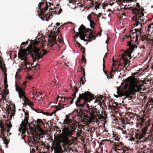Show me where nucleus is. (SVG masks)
Masks as SVG:
<instances>
[{
  "label": "nucleus",
  "instance_id": "nucleus-60",
  "mask_svg": "<svg viewBox=\"0 0 153 153\" xmlns=\"http://www.w3.org/2000/svg\"><path fill=\"white\" fill-rule=\"evenodd\" d=\"M58 41H59V39H58Z\"/></svg>",
  "mask_w": 153,
  "mask_h": 153
},
{
  "label": "nucleus",
  "instance_id": "nucleus-25",
  "mask_svg": "<svg viewBox=\"0 0 153 153\" xmlns=\"http://www.w3.org/2000/svg\"><path fill=\"white\" fill-rule=\"evenodd\" d=\"M0 127L1 128L2 130H4V126L2 125L1 123H0Z\"/></svg>",
  "mask_w": 153,
  "mask_h": 153
},
{
  "label": "nucleus",
  "instance_id": "nucleus-6",
  "mask_svg": "<svg viewBox=\"0 0 153 153\" xmlns=\"http://www.w3.org/2000/svg\"><path fill=\"white\" fill-rule=\"evenodd\" d=\"M16 91L19 94V97L20 99H22L24 101V102L30 106L31 107L33 105V103L30 101L27 98L25 95V92L22 88L18 86L16 83L15 85Z\"/></svg>",
  "mask_w": 153,
  "mask_h": 153
},
{
  "label": "nucleus",
  "instance_id": "nucleus-18",
  "mask_svg": "<svg viewBox=\"0 0 153 153\" xmlns=\"http://www.w3.org/2000/svg\"><path fill=\"white\" fill-rule=\"evenodd\" d=\"M65 106L66 107H67V106H66V105H63L62 106H61L60 105H59V107H60L59 108L58 107V106H55V111H54L53 112H52V113H51V114H46V115L48 116H51L52 115L54 114L56 111H58L59 110H60L62 108H65Z\"/></svg>",
  "mask_w": 153,
  "mask_h": 153
},
{
  "label": "nucleus",
  "instance_id": "nucleus-24",
  "mask_svg": "<svg viewBox=\"0 0 153 153\" xmlns=\"http://www.w3.org/2000/svg\"><path fill=\"white\" fill-rule=\"evenodd\" d=\"M3 140L4 142V143L6 145H7L9 143V141L8 140H7V139H4Z\"/></svg>",
  "mask_w": 153,
  "mask_h": 153
},
{
  "label": "nucleus",
  "instance_id": "nucleus-15",
  "mask_svg": "<svg viewBox=\"0 0 153 153\" xmlns=\"http://www.w3.org/2000/svg\"><path fill=\"white\" fill-rule=\"evenodd\" d=\"M37 126L36 127L39 131L41 132L42 134H44L45 133L43 130L41 128V127L45 125V124L43 122L42 120L40 119H38L37 120Z\"/></svg>",
  "mask_w": 153,
  "mask_h": 153
},
{
  "label": "nucleus",
  "instance_id": "nucleus-48",
  "mask_svg": "<svg viewBox=\"0 0 153 153\" xmlns=\"http://www.w3.org/2000/svg\"><path fill=\"white\" fill-rule=\"evenodd\" d=\"M90 114L91 115L93 116V114L92 113H90Z\"/></svg>",
  "mask_w": 153,
  "mask_h": 153
},
{
  "label": "nucleus",
  "instance_id": "nucleus-43",
  "mask_svg": "<svg viewBox=\"0 0 153 153\" xmlns=\"http://www.w3.org/2000/svg\"><path fill=\"white\" fill-rule=\"evenodd\" d=\"M2 98L3 99V101H6L5 100V98L4 97L2 96ZM3 102H4V101H3Z\"/></svg>",
  "mask_w": 153,
  "mask_h": 153
},
{
  "label": "nucleus",
  "instance_id": "nucleus-44",
  "mask_svg": "<svg viewBox=\"0 0 153 153\" xmlns=\"http://www.w3.org/2000/svg\"><path fill=\"white\" fill-rule=\"evenodd\" d=\"M56 25L57 26H59L60 25V23H56Z\"/></svg>",
  "mask_w": 153,
  "mask_h": 153
},
{
  "label": "nucleus",
  "instance_id": "nucleus-33",
  "mask_svg": "<svg viewBox=\"0 0 153 153\" xmlns=\"http://www.w3.org/2000/svg\"><path fill=\"white\" fill-rule=\"evenodd\" d=\"M102 15V13H99L97 15V17L98 18L100 17L101 15Z\"/></svg>",
  "mask_w": 153,
  "mask_h": 153
},
{
  "label": "nucleus",
  "instance_id": "nucleus-7",
  "mask_svg": "<svg viewBox=\"0 0 153 153\" xmlns=\"http://www.w3.org/2000/svg\"><path fill=\"white\" fill-rule=\"evenodd\" d=\"M25 118L24 120L23 121L21 124V127L19 129V131L20 132H21V135H23L25 134L27 129L29 128L31 130H33V129L31 128L29 125L28 124V117L27 116L28 115V114L27 113L25 112Z\"/></svg>",
  "mask_w": 153,
  "mask_h": 153
},
{
  "label": "nucleus",
  "instance_id": "nucleus-3",
  "mask_svg": "<svg viewBox=\"0 0 153 153\" xmlns=\"http://www.w3.org/2000/svg\"><path fill=\"white\" fill-rule=\"evenodd\" d=\"M57 37L56 36L53 34L49 36L47 45H46V42H45L40 44V46L43 47V48L39 49L36 48H34L33 53L34 56L36 59L41 58L43 55L46 53V52L44 48L46 49L48 47H51L54 45H55L56 43Z\"/></svg>",
  "mask_w": 153,
  "mask_h": 153
},
{
  "label": "nucleus",
  "instance_id": "nucleus-26",
  "mask_svg": "<svg viewBox=\"0 0 153 153\" xmlns=\"http://www.w3.org/2000/svg\"><path fill=\"white\" fill-rule=\"evenodd\" d=\"M126 151H124V150H123V149H118V150H119V151H121V150H123V152H124V153H125V152H126V153H127V152H126V151H128V149L127 148H126Z\"/></svg>",
  "mask_w": 153,
  "mask_h": 153
},
{
  "label": "nucleus",
  "instance_id": "nucleus-22",
  "mask_svg": "<svg viewBox=\"0 0 153 153\" xmlns=\"http://www.w3.org/2000/svg\"><path fill=\"white\" fill-rule=\"evenodd\" d=\"M89 37L90 39H94L95 38V37L93 35H92V33H90L89 35Z\"/></svg>",
  "mask_w": 153,
  "mask_h": 153
},
{
  "label": "nucleus",
  "instance_id": "nucleus-42",
  "mask_svg": "<svg viewBox=\"0 0 153 153\" xmlns=\"http://www.w3.org/2000/svg\"><path fill=\"white\" fill-rule=\"evenodd\" d=\"M75 42H76V44L79 45H80V43H78L77 41H76V40H75Z\"/></svg>",
  "mask_w": 153,
  "mask_h": 153
},
{
  "label": "nucleus",
  "instance_id": "nucleus-17",
  "mask_svg": "<svg viewBox=\"0 0 153 153\" xmlns=\"http://www.w3.org/2000/svg\"><path fill=\"white\" fill-rule=\"evenodd\" d=\"M85 27L84 26L82 25L78 28V31L80 33V38L84 41H87L85 39V37L86 36V35L82 31V30H84Z\"/></svg>",
  "mask_w": 153,
  "mask_h": 153
},
{
  "label": "nucleus",
  "instance_id": "nucleus-5",
  "mask_svg": "<svg viewBox=\"0 0 153 153\" xmlns=\"http://www.w3.org/2000/svg\"><path fill=\"white\" fill-rule=\"evenodd\" d=\"M39 9L40 10V11L42 14L43 15L44 17H39L41 20L43 21L45 20L48 21L52 18V14L51 13H49L48 14H44V13L45 11L48 10V6L47 4L46 1L44 0L43 2H41L39 3Z\"/></svg>",
  "mask_w": 153,
  "mask_h": 153
},
{
  "label": "nucleus",
  "instance_id": "nucleus-14",
  "mask_svg": "<svg viewBox=\"0 0 153 153\" xmlns=\"http://www.w3.org/2000/svg\"><path fill=\"white\" fill-rule=\"evenodd\" d=\"M37 126L36 127L39 131L41 132L42 134H44L45 133L43 130L41 128V127L45 125V124L43 122L42 120L40 119H38L37 120Z\"/></svg>",
  "mask_w": 153,
  "mask_h": 153
},
{
  "label": "nucleus",
  "instance_id": "nucleus-11",
  "mask_svg": "<svg viewBox=\"0 0 153 153\" xmlns=\"http://www.w3.org/2000/svg\"><path fill=\"white\" fill-rule=\"evenodd\" d=\"M8 118L10 119L12 117V115H14V113L15 111V107L13 104L10 105L8 108Z\"/></svg>",
  "mask_w": 153,
  "mask_h": 153
},
{
  "label": "nucleus",
  "instance_id": "nucleus-8",
  "mask_svg": "<svg viewBox=\"0 0 153 153\" xmlns=\"http://www.w3.org/2000/svg\"><path fill=\"white\" fill-rule=\"evenodd\" d=\"M143 10L142 8L138 7L137 9L135 11V13H136L137 16L136 18L135 21L136 24V26H138L139 25H140L141 26V22H144L146 19V17L144 15L143 12Z\"/></svg>",
  "mask_w": 153,
  "mask_h": 153
},
{
  "label": "nucleus",
  "instance_id": "nucleus-2",
  "mask_svg": "<svg viewBox=\"0 0 153 153\" xmlns=\"http://www.w3.org/2000/svg\"><path fill=\"white\" fill-rule=\"evenodd\" d=\"M92 98V95L88 92H85V93L79 94V97L75 102L76 105L79 108V110H75L73 113H75L78 115H80L84 111H87L89 109V105L86 103L87 102L90 101Z\"/></svg>",
  "mask_w": 153,
  "mask_h": 153
},
{
  "label": "nucleus",
  "instance_id": "nucleus-19",
  "mask_svg": "<svg viewBox=\"0 0 153 153\" xmlns=\"http://www.w3.org/2000/svg\"><path fill=\"white\" fill-rule=\"evenodd\" d=\"M55 153H61L63 152V151L61 150V147L59 146H57L56 148L55 149Z\"/></svg>",
  "mask_w": 153,
  "mask_h": 153
},
{
  "label": "nucleus",
  "instance_id": "nucleus-62",
  "mask_svg": "<svg viewBox=\"0 0 153 153\" xmlns=\"http://www.w3.org/2000/svg\"><path fill=\"white\" fill-rule=\"evenodd\" d=\"M43 114H45L44 113H43Z\"/></svg>",
  "mask_w": 153,
  "mask_h": 153
},
{
  "label": "nucleus",
  "instance_id": "nucleus-40",
  "mask_svg": "<svg viewBox=\"0 0 153 153\" xmlns=\"http://www.w3.org/2000/svg\"><path fill=\"white\" fill-rule=\"evenodd\" d=\"M100 119H104V117L103 116L101 115V117L100 118Z\"/></svg>",
  "mask_w": 153,
  "mask_h": 153
},
{
  "label": "nucleus",
  "instance_id": "nucleus-46",
  "mask_svg": "<svg viewBox=\"0 0 153 153\" xmlns=\"http://www.w3.org/2000/svg\"><path fill=\"white\" fill-rule=\"evenodd\" d=\"M149 139L148 138H146L145 141H145H148Z\"/></svg>",
  "mask_w": 153,
  "mask_h": 153
},
{
  "label": "nucleus",
  "instance_id": "nucleus-49",
  "mask_svg": "<svg viewBox=\"0 0 153 153\" xmlns=\"http://www.w3.org/2000/svg\"><path fill=\"white\" fill-rule=\"evenodd\" d=\"M69 23H71V24L72 23H71V22H70L69 23V22H68V23H65V24H64V25H65V24H69Z\"/></svg>",
  "mask_w": 153,
  "mask_h": 153
},
{
  "label": "nucleus",
  "instance_id": "nucleus-32",
  "mask_svg": "<svg viewBox=\"0 0 153 153\" xmlns=\"http://www.w3.org/2000/svg\"><path fill=\"white\" fill-rule=\"evenodd\" d=\"M99 6H100V5L99 4H97L95 6V8H97L99 9Z\"/></svg>",
  "mask_w": 153,
  "mask_h": 153
},
{
  "label": "nucleus",
  "instance_id": "nucleus-58",
  "mask_svg": "<svg viewBox=\"0 0 153 153\" xmlns=\"http://www.w3.org/2000/svg\"><path fill=\"white\" fill-rule=\"evenodd\" d=\"M20 134H18V135H20Z\"/></svg>",
  "mask_w": 153,
  "mask_h": 153
},
{
  "label": "nucleus",
  "instance_id": "nucleus-52",
  "mask_svg": "<svg viewBox=\"0 0 153 153\" xmlns=\"http://www.w3.org/2000/svg\"><path fill=\"white\" fill-rule=\"evenodd\" d=\"M60 42L61 43H62V41L60 40Z\"/></svg>",
  "mask_w": 153,
  "mask_h": 153
},
{
  "label": "nucleus",
  "instance_id": "nucleus-53",
  "mask_svg": "<svg viewBox=\"0 0 153 153\" xmlns=\"http://www.w3.org/2000/svg\"><path fill=\"white\" fill-rule=\"evenodd\" d=\"M40 14H38V16H39V17L40 16Z\"/></svg>",
  "mask_w": 153,
  "mask_h": 153
},
{
  "label": "nucleus",
  "instance_id": "nucleus-41",
  "mask_svg": "<svg viewBox=\"0 0 153 153\" xmlns=\"http://www.w3.org/2000/svg\"><path fill=\"white\" fill-rule=\"evenodd\" d=\"M142 138V136H139V137H138V139L140 140Z\"/></svg>",
  "mask_w": 153,
  "mask_h": 153
},
{
  "label": "nucleus",
  "instance_id": "nucleus-57",
  "mask_svg": "<svg viewBox=\"0 0 153 153\" xmlns=\"http://www.w3.org/2000/svg\"><path fill=\"white\" fill-rule=\"evenodd\" d=\"M88 41L89 42H91V40H89Z\"/></svg>",
  "mask_w": 153,
  "mask_h": 153
},
{
  "label": "nucleus",
  "instance_id": "nucleus-29",
  "mask_svg": "<svg viewBox=\"0 0 153 153\" xmlns=\"http://www.w3.org/2000/svg\"><path fill=\"white\" fill-rule=\"evenodd\" d=\"M94 102V103H97L98 104L100 103V101L98 100H95Z\"/></svg>",
  "mask_w": 153,
  "mask_h": 153
},
{
  "label": "nucleus",
  "instance_id": "nucleus-51",
  "mask_svg": "<svg viewBox=\"0 0 153 153\" xmlns=\"http://www.w3.org/2000/svg\"><path fill=\"white\" fill-rule=\"evenodd\" d=\"M105 43H106V44H107L108 43V42H107V41H105Z\"/></svg>",
  "mask_w": 153,
  "mask_h": 153
},
{
  "label": "nucleus",
  "instance_id": "nucleus-12",
  "mask_svg": "<svg viewBox=\"0 0 153 153\" xmlns=\"http://www.w3.org/2000/svg\"><path fill=\"white\" fill-rule=\"evenodd\" d=\"M78 90L76 88V90L74 92V93L72 94V97H69V98H67L65 99L64 98H63L62 97H60L59 96H58V99L59 98H60L61 99H63L65 101H66L68 103H70V104H71L72 103L73 100L75 98L76 93L77 92Z\"/></svg>",
  "mask_w": 153,
  "mask_h": 153
},
{
  "label": "nucleus",
  "instance_id": "nucleus-56",
  "mask_svg": "<svg viewBox=\"0 0 153 153\" xmlns=\"http://www.w3.org/2000/svg\"><path fill=\"white\" fill-rule=\"evenodd\" d=\"M47 149L48 150L49 149V148H47Z\"/></svg>",
  "mask_w": 153,
  "mask_h": 153
},
{
  "label": "nucleus",
  "instance_id": "nucleus-23",
  "mask_svg": "<svg viewBox=\"0 0 153 153\" xmlns=\"http://www.w3.org/2000/svg\"><path fill=\"white\" fill-rule=\"evenodd\" d=\"M124 67H125L126 66H127V65L129 62L128 60H125V59H124Z\"/></svg>",
  "mask_w": 153,
  "mask_h": 153
},
{
  "label": "nucleus",
  "instance_id": "nucleus-37",
  "mask_svg": "<svg viewBox=\"0 0 153 153\" xmlns=\"http://www.w3.org/2000/svg\"><path fill=\"white\" fill-rule=\"evenodd\" d=\"M90 16H91V14H89L88 15V16L87 17V19H88V21H89V19H90Z\"/></svg>",
  "mask_w": 153,
  "mask_h": 153
},
{
  "label": "nucleus",
  "instance_id": "nucleus-55",
  "mask_svg": "<svg viewBox=\"0 0 153 153\" xmlns=\"http://www.w3.org/2000/svg\"><path fill=\"white\" fill-rule=\"evenodd\" d=\"M138 33H139L140 34L141 33V32H138Z\"/></svg>",
  "mask_w": 153,
  "mask_h": 153
},
{
  "label": "nucleus",
  "instance_id": "nucleus-20",
  "mask_svg": "<svg viewBox=\"0 0 153 153\" xmlns=\"http://www.w3.org/2000/svg\"><path fill=\"white\" fill-rule=\"evenodd\" d=\"M54 10H55V11H58V12L55 13V14H57L58 15L60 14L62 11V9L61 8H59V7L57 8L56 7H54Z\"/></svg>",
  "mask_w": 153,
  "mask_h": 153
},
{
  "label": "nucleus",
  "instance_id": "nucleus-13",
  "mask_svg": "<svg viewBox=\"0 0 153 153\" xmlns=\"http://www.w3.org/2000/svg\"><path fill=\"white\" fill-rule=\"evenodd\" d=\"M37 126L36 127L39 131L41 132L42 134H44L45 133L43 130L41 128V127L45 125V124L43 122L42 120L40 119H38L37 120Z\"/></svg>",
  "mask_w": 153,
  "mask_h": 153
},
{
  "label": "nucleus",
  "instance_id": "nucleus-54",
  "mask_svg": "<svg viewBox=\"0 0 153 153\" xmlns=\"http://www.w3.org/2000/svg\"><path fill=\"white\" fill-rule=\"evenodd\" d=\"M84 75L85 76V72H84Z\"/></svg>",
  "mask_w": 153,
  "mask_h": 153
},
{
  "label": "nucleus",
  "instance_id": "nucleus-21",
  "mask_svg": "<svg viewBox=\"0 0 153 153\" xmlns=\"http://www.w3.org/2000/svg\"><path fill=\"white\" fill-rule=\"evenodd\" d=\"M89 21L90 23V25L91 28H94V25L95 24V23L92 21H91L90 19H89Z\"/></svg>",
  "mask_w": 153,
  "mask_h": 153
},
{
  "label": "nucleus",
  "instance_id": "nucleus-30",
  "mask_svg": "<svg viewBox=\"0 0 153 153\" xmlns=\"http://www.w3.org/2000/svg\"><path fill=\"white\" fill-rule=\"evenodd\" d=\"M49 4H50V7H51V10H53V4H52L51 3H49Z\"/></svg>",
  "mask_w": 153,
  "mask_h": 153
},
{
  "label": "nucleus",
  "instance_id": "nucleus-59",
  "mask_svg": "<svg viewBox=\"0 0 153 153\" xmlns=\"http://www.w3.org/2000/svg\"><path fill=\"white\" fill-rule=\"evenodd\" d=\"M109 10V11H110L111 10L110 9V10Z\"/></svg>",
  "mask_w": 153,
  "mask_h": 153
},
{
  "label": "nucleus",
  "instance_id": "nucleus-4",
  "mask_svg": "<svg viewBox=\"0 0 153 153\" xmlns=\"http://www.w3.org/2000/svg\"><path fill=\"white\" fill-rule=\"evenodd\" d=\"M63 124L65 127L62 129L63 135L65 143H67L70 141L68 136H71L73 134L72 133L74 131V121L66 117L64 121Z\"/></svg>",
  "mask_w": 153,
  "mask_h": 153
},
{
  "label": "nucleus",
  "instance_id": "nucleus-28",
  "mask_svg": "<svg viewBox=\"0 0 153 153\" xmlns=\"http://www.w3.org/2000/svg\"><path fill=\"white\" fill-rule=\"evenodd\" d=\"M28 41H27V42H23L22 44H21V45H25V44H27L28 43Z\"/></svg>",
  "mask_w": 153,
  "mask_h": 153
},
{
  "label": "nucleus",
  "instance_id": "nucleus-35",
  "mask_svg": "<svg viewBox=\"0 0 153 153\" xmlns=\"http://www.w3.org/2000/svg\"><path fill=\"white\" fill-rule=\"evenodd\" d=\"M26 83V82L25 81V82H23V87H25V84Z\"/></svg>",
  "mask_w": 153,
  "mask_h": 153
},
{
  "label": "nucleus",
  "instance_id": "nucleus-9",
  "mask_svg": "<svg viewBox=\"0 0 153 153\" xmlns=\"http://www.w3.org/2000/svg\"><path fill=\"white\" fill-rule=\"evenodd\" d=\"M19 56L22 61H23L22 64L25 66L26 68L30 70L32 67V65L29 62V59L27 57V55L23 52L19 53Z\"/></svg>",
  "mask_w": 153,
  "mask_h": 153
},
{
  "label": "nucleus",
  "instance_id": "nucleus-45",
  "mask_svg": "<svg viewBox=\"0 0 153 153\" xmlns=\"http://www.w3.org/2000/svg\"><path fill=\"white\" fill-rule=\"evenodd\" d=\"M82 49L83 50V51H82V53H85V51L84 50V49H83L82 48Z\"/></svg>",
  "mask_w": 153,
  "mask_h": 153
},
{
  "label": "nucleus",
  "instance_id": "nucleus-39",
  "mask_svg": "<svg viewBox=\"0 0 153 153\" xmlns=\"http://www.w3.org/2000/svg\"><path fill=\"white\" fill-rule=\"evenodd\" d=\"M31 151L32 152H34L35 151V150L34 149H33V148L31 149Z\"/></svg>",
  "mask_w": 153,
  "mask_h": 153
},
{
  "label": "nucleus",
  "instance_id": "nucleus-16",
  "mask_svg": "<svg viewBox=\"0 0 153 153\" xmlns=\"http://www.w3.org/2000/svg\"><path fill=\"white\" fill-rule=\"evenodd\" d=\"M37 126L36 127L39 131L41 132L42 134H44L45 133L43 130L41 128V127L45 125V124L43 122L42 120L40 119H38L37 120Z\"/></svg>",
  "mask_w": 153,
  "mask_h": 153
},
{
  "label": "nucleus",
  "instance_id": "nucleus-50",
  "mask_svg": "<svg viewBox=\"0 0 153 153\" xmlns=\"http://www.w3.org/2000/svg\"><path fill=\"white\" fill-rule=\"evenodd\" d=\"M99 36H100L101 35V34L100 33H99Z\"/></svg>",
  "mask_w": 153,
  "mask_h": 153
},
{
  "label": "nucleus",
  "instance_id": "nucleus-1",
  "mask_svg": "<svg viewBox=\"0 0 153 153\" xmlns=\"http://www.w3.org/2000/svg\"><path fill=\"white\" fill-rule=\"evenodd\" d=\"M126 81L128 84L129 83V86L128 88L127 85L126 84L123 88L120 87H117V92L119 95H128L130 92H139L141 90V86L138 84L139 81L136 79L129 77Z\"/></svg>",
  "mask_w": 153,
  "mask_h": 153
},
{
  "label": "nucleus",
  "instance_id": "nucleus-10",
  "mask_svg": "<svg viewBox=\"0 0 153 153\" xmlns=\"http://www.w3.org/2000/svg\"><path fill=\"white\" fill-rule=\"evenodd\" d=\"M127 46H129L130 50L127 51L126 54L128 57H130V55L132 53V51L134 50L135 49H136L137 48V45L133 44H132L131 42L129 41L127 42Z\"/></svg>",
  "mask_w": 153,
  "mask_h": 153
},
{
  "label": "nucleus",
  "instance_id": "nucleus-63",
  "mask_svg": "<svg viewBox=\"0 0 153 153\" xmlns=\"http://www.w3.org/2000/svg\"><path fill=\"white\" fill-rule=\"evenodd\" d=\"M52 12H54V11H52Z\"/></svg>",
  "mask_w": 153,
  "mask_h": 153
},
{
  "label": "nucleus",
  "instance_id": "nucleus-47",
  "mask_svg": "<svg viewBox=\"0 0 153 153\" xmlns=\"http://www.w3.org/2000/svg\"><path fill=\"white\" fill-rule=\"evenodd\" d=\"M28 79H31V77H30V76H29L28 77Z\"/></svg>",
  "mask_w": 153,
  "mask_h": 153
},
{
  "label": "nucleus",
  "instance_id": "nucleus-31",
  "mask_svg": "<svg viewBox=\"0 0 153 153\" xmlns=\"http://www.w3.org/2000/svg\"><path fill=\"white\" fill-rule=\"evenodd\" d=\"M79 35L80 36V33H79L77 32L75 35V36L77 38L79 36Z\"/></svg>",
  "mask_w": 153,
  "mask_h": 153
},
{
  "label": "nucleus",
  "instance_id": "nucleus-34",
  "mask_svg": "<svg viewBox=\"0 0 153 153\" xmlns=\"http://www.w3.org/2000/svg\"><path fill=\"white\" fill-rule=\"evenodd\" d=\"M151 25H153V24H152L151 25H149L148 26V29L149 30L151 28Z\"/></svg>",
  "mask_w": 153,
  "mask_h": 153
},
{
  "label": "nucleus",
  "instance_id": "nucleus-27",
  "mask_svg": "<svg viewBox=\"0 0 153 153\" xmlns=\"http://www.w3.org/2000/svg\"><path fill=\"white\" fill-rule=\"evenodd\" d=\"M33 110L35 111L36 112L38 113H41V111L39 110H36L34 109H33Z\"/></svg>",
  "mask_w": 153,
  "mask_h": 153
},
{
  "label": "nucleus",
  "instance_id": "nucleus-61",
  "mask_svg": "<svg viewBox=\"0 0 153 153\" xmlns=\"http://www.w3.org/2000/svg\"><path fill=\"white\" fill-rule=\"evenodd\" d=\"M87 43H86V45H87Z\"/></svg>",
  "mask_w": 153,
  "mask_h": 153
},
{
  "label": "nucleus",
  "instance_id": "nucleus-36",
  "mask_svg": "<svg viewBox=\"0 0 153 153\" xmlns=\"http://www.w3.org/2000/svg\"><path fill=\"white\" fill-rule=\"evenodd\" d=\"M83 78H82V79L80 80V81L82 82V84L83 85L84 83V82L82 79Z\"/></svg>",
  "mask_w": 153,
  "mask_h": 153
},
{
  "label": "nucleus",
  "instance_id": "nucleus-38",
  "mask_svg": "<svg viewBox=\"0 0 153 153\" xmlns=\"http://www.w3.org/2000/svg\"><path fill=\"white\" fill-rule=\"evenodd\" d=\"M103 71H104V59L103 58Z\"/></svg>",
  "mask_w": 153,
  "mask_h": 153
}]
</instances>
